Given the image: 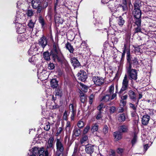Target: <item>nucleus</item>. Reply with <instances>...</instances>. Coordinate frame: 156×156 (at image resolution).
I'll use <instances>...</instances> for the list:
<instances>
[{"mask_svg":"<svg viewBox=\"0 0 156 156\" xmlns=\"http://www.w3.org/2000/svg\"><path fill=\"white\" fill-rule=\"evenodd\" d=\"M26 39V38L25 37L24 34L19 35L18 37V40L20 41H24Z\"/></svg>","mask_w":156,"mask_h":156,"instance_id":"39","label":"nucleus"},{"mask_svg":"<svg viewBox=\"0 0 156 156\" xmlns=\"http://www.w3.org/2000/svg\"><path fill=\"white\" fill-rule=\"evenodd\" d=\"M94 98V96L93 94H91L89 97V103L91 104L93 102V99Z\"/></svg>","mask_w":156,"mask_h":156,"instance_id":"53","label":"nucleus"},{"mask_svg":"<svg viewBox=\"0 0 156 156\" xmlns=\"http://www.w3.org/2000/svg\"><path fill=\"white\" fill-rule=\"evenodd\" d=\"M150 119V117L147 115L143 116L142 119V123L144 125H147Z\"/></svg>","mask_w":156,"mask_h":156,"instance_id":"13","label":"nucleus"},{"mask_svg":"<svg viewBox=\"0 0 156 156\" xmlns=\"http://www.w3.org/2000/svg\"><path fill=\"white\" fill-rule=\"evenodd\" d=\"M37 8V12L40 13L42 9V6L39 5Z\"/></svg>","mask_w":156,"mask_h":156,"instance_id":"63","label":"nucleus"},{"mask_svg":"<svg viewBox=\"0 0 156 156\" xmlns=\"http://www.w3.org/2000/svg\"><path fill=\"white\" fill-rule=\"evenodd\" d=\"M86 99V97L83 94H80V100L82 103H84Z\"/></svg>","mask_w":156,"mask_h":156,"instance_id":"42","label":"nucleus"},{"mask_svg":"<svg viewBox=\"0 0 156 156\" xmlns=\"http://www.w3.org/2000/svg\"><path fill=\"white\" fill-rule=\"evenodd\" d=\"M66 48L68 50L70 53H73V52L74 49L69 43L67 42L66 44Z\"/></svg>","mask_w":156,"mask_h":156,"instance_id":"23","label":"nucleus"},{"mask_svg":"<svg viewBox=\"0 0 156 156\" xmlns=\"http://www.w3.org/2000/svg\"><path fill=\"white\" fill-rule=\"evenodd\" d=\"M26 3V1L20 0L18 1L17 3V7L18 8H22L23 9L24 8Z\"/></svg>","mask_w":156,"mask_h":156,"instance_id":"18","label":"nucleus"},{"mask_svg":"<svg viewBox=\"0 0 156 156\" xmlns=\"http://www.w3.org/2000/svg\"><path fill=\"white\" fill-rule=\"evenodd\" d=\"M80 134V132L79 129L76 128L74 129L73 132V135L76 136H79Z\"/></svg>","mask_w":156,"mask_h":156,"instance_id":"32","label":"nucleus"},{"mask_svg":"<svg viewBox=\"0 0 156 156\" xmlns=\"http://www.w3.org/2000/svg\"><path fill=\"white\" fill-rule=\"evenodd\" d=\"M22 23H16V31L20 34H23L25 31V27L24 25L22 24Z\"/></svg>","mask_w":156,"mask_h":156,"instance_id":"9","label":"nucleus"},{"mask_svg":"<svg viewBox=\"0 0 156 156\" xmlns=\"http://www.w3.org/2000/svg\"><path fill=\"white\" fill-rule=\"evenodd\" d=\"M90 129V125L89 124L87 125L83 129V134H85L87 133Z\"/></svg>","mask_w":156,"mask_h":156,"instance_id":"41","label":"nucleus"},{"mask_svg":"<svg viewBox=\"0 0 156 156\" xmlns=\"http://www.w3.org/2000/svg\"><path fill=\"white\" fill-rule=\"evenodd\" d=\"M50 126L49 124L46 123L44 127V129L46 131H48L50 129Z\"/></svg>","mask_w":156,"mask_h":156,"instance_id":"54","label":"nucleus"},{"mask_svg":"<svg viewBox=\"0 0 156 156\" xmlns=\"http://www.w3.org/2000/svg\"><path fill=\"white\" fill-rule=\"evenodd\" d=\"M51 86L53 88L56 87L58 86V81L55 79H52L51 81Z\"/></svg>","mask_w":156,"mask_h":156,"instance_id":"25","label":"nucleus"},{"mask_svg":"<svg viewBox=\"0 0 156 156\" xmlns=\"http://www.w3.org/2000/svg\"><path fill=\"white\" fill-rule=\"evenodd\" d=\"M115 110V107L112 106L110 107V112L111 113H113Z\"/></svg>","mask_w":156,"mask_h":156,"instance_id":"61","label":"nucleus"},{"mask_svg":"<svg viewBox=\"0 0 156 156\" xmlns=\"http://www.w3.org/2000/svg\"><path fill=\"white\" fill-rule=\"evenodd\" d=\"M39 22L41 24L42 28H44V26L45 24L44 20L41 16H40L39 18Z\"/></svg>","mask_w":156,"mask_h":156,"instance_id":"33","label":"nucleus"},{"mask_svg":"<svg viewBox=\"0 0 156 156\" xmlns=\"http://www.w3.org/2000/svg\"><path fill=\"white\" fill-rule=\"evenodd\" d=\"M62 93L61 90L59 88H57L55 91V95L59 97L62 96Z\"/></svg>","mask_w":156,"mask_h":156,"instance_id":"40","label":"nucleus"},{"mask_svg":"<svg viewBox=\"0 0 156 156\" xmlns=\"http://www.w3.org/2000/svg\"><path fill=\"white\" fill-rule=\"evenodd\" d=\"M40 3L39 0H32L31 5L33 8L36 9L40 5Z\"/></svg>","mask_w":156,"mask_h":156,"instance_id":"21","label":"nucleus"},{"mask_svg":"<svg viewBox=\"0 0 156 156\" xmlns=\"http://www.w3.org/2000/svg\"><path fill=\"white\" fill-rule=\"evenodd\" d=\"M38 78L42 80L46 79L48 78V73L46 70L42 69L41 70L39 69L37 72Z\"/></svg>","mask_w":156,"mask_h":156,"instance_id":"6","label":"nucleus"},{"mask_svg":"<svg viewBox=\"0 0 156 156\" xmlns=\"http://www.w3.org/2000/svg\"><path fill=\"white\" fill-rule=\"evenodd\" d=\"M128 94L130 99L135 101L136 99V93L131 90L128 91Z\"/></svg>","mask_w":156,"mask_h":156,"instance_id":"15","label":"nucleus"},{"mask_svg":"<svg viewBox=\"0 0 156 156\" xmlns=\"http://www.w3.org/2000/svg\"><path fill=\"white\" fill-rule=\"evenodd\" d=\"M71 62L74 68L78 67L80 65V63L78 60L75 58H71Z\"/></svg>","mask_w":156,"mask_h":156,"instance_id":"17","label":"nucleus"},{"mask_svg":"<svg viewBox=\"0 0 156 156\" xmlns=\"http://www.w3.org/2000/svg\"><path fill=\"white\" fill-rule=\"evenodd\" d=\"M123 150L122 148H118L117 150V152L119 154H122L123 152Z\"/></svg>","mask_w":156,"mask_h":156,"instance_id":"57","label":"nucleus"},{"mask_svg":"<svg viewBox=\"0 0 156 156\" xmlns=\"http://www.w3.org/2000/svg\"><path fill=\"white\" fill-rule=\"evenodd\" d=\"M129 106L134 111H136V107L132 103H130L129 104Z\"/></svg>","mask_w":156,"mask_h":156,"instance_id":"60","label":"nucleus"},{"mask_svg":"<svg viewBox=\"0 0 156 156\" xmlns=\"http://www.w3.org/2000/svg\"><path fill=\"white\" fill-rule=\"evenodd\" d=\"M84 125L83 122L81 121H79L77 123V126L79 128H81L83 127Z\"/></svg>","mask_w":156,"mask_h":156,"instance_id":"48","label":"nucleus"},{"mask_svg":"<svg viewBox=\"0 0 156 156\" xmlns=\"http://www.w3.org/2000/svg\"><path fill=\"white\" fill-rule=\"evenodd\" d=\"M85 151L87 154H91L94 151V146L91 144H87L85 146Z\"/></svg>","mask_w":156,"mask_h":156,"instance_id":"11","label":"nucleus"},{"mask_svg":"<svg viewBox=\"0 0 156 156\" xmlns=\"http://www.w3.org/2000/svg\"><path fill=\"white\" fill-rule=\"evenodd\" d=\"M114 139L115 141H118L122 138V135L121 133L118 132H115L113 134Z\"/></svg>","mask_w":156,"mask_h":156,"instance_id":"19","label":"nucleus"},{"mask_svg":"<svg viewBox=\"0 0 156 156\" xmlns=\"http://www.w3.org/2000/svg\"><path fill=\"white\" fill-rule=\"evenodd\" d=\"M140 0H136L134 3L135 9H140Z\"/></svg>","mask_w":156,"mask_h":156,"instance_id":"31","label":"nucleus"},{"mask_svg":"<svg viewBox=\"0 0 156 156\" xmlns=\"http://www.w3.org/2000/svg\"><path fill=\"white\" fill-rule=\"evenodd\" d=\"M126 104V101L123 100H120V105L122 106H124Z\"/></svg>","mask_w":156,"mask_h":156,"instance_id":"58","label":"nucleus"},{"mask_svg":"<svg viewBox=\"0 0 156 156\" xmlns=\"http://www.w3.org/2000/svg\"><path fill=\"white\" fill-rule=\"evenodd\" d=\"M135 24L136 26H141V18H136V21L135 22Z\"/></svg>","mask_w":156,"mask_h":156,"instance_id":"45","label":"nucleus"},{"mask_svg":"<svg viewBox=\"0 0 156 156\" xmlns=\"http://www.w3.org/2000/svg\"><path fill=\"white\" fill-rule=\"evenodd\" d=\"M27 20L25 15L20 12H17L14 20V23H24Z\"/></svg>","mask_w":156,"mask_h":156,"instance_id":"3","label":"nucleus"},{"mask_svg":"<svg viewBox=\"0 0 156 156\" xmlns=\"http://www.w3.org/2000/svg\"><path fill=\"white\" fill-rule=\"evenodd\" d=\"M50 55L55 61H57L61 63L64 61V56L59 49L58 44H53V49L51 51Z\"/></svg>","mask_w":156,"mask_h":156,"instance_id":"1","label":"nucleus"},{"mask_svg":"<svg viewBox=\"0 0 156 156\" xmlns=\"http://www.w3.org/2000/svg\"><path fill=\"white\" fill-rule=\"evenodd\" d=\"M135 33H137L138 32H141L143 33L144 30L143 28L141 27V26H137L136 27H135L134 28Z\"/></svg>","mask_w":156,"mask_h":156,"instance_id":"27","label":"nucleus"},{"mask_svg":"<svg viewBox=\"0 0 156 156\" xmlns=\"http://www.w3.org/2000/svg\"><path fill=\"white\" fill-rule=\"evenodd\" d=\"M43 57L46 60L50 59V57L49 53L48 52H45L43 53Z\"/></svg>","mask_w":156,"mask_h":156,"instance_id":"38","label":"nucleus"},{"mask_svg":"<svg viewBox=\"0 0 156 156\" xmlns=\"http://www.w3.org/2000/svg\"><path fill=\"white\" fill-rule=\"evenodd\" d=\"M126 44H125L124 45V48H123V53H122V57H123L124 56L125 54L126 53Z\"/></svg>","mask_w":156,"mask_h":156,"instance_id":"59","label":"nucleus"},{"mask_svg":"<svg viewBox=\"0 0 156 156\" xmlns=\"http://www.w3.org/2000/svg\"><path fill=\"white\" fill-rule=\"evenodd\" d=\"M77 75L78 79L81 81H85L87 78L86 73L83 70H81Z\"/></svg>","mask_w":156,"mask_h":156,"instance_id":"10","label":"nucleus"},{"mask_svg":"<svg viewBox=\"0 0 156 156\" xmlns=\"http://www.w3.org/2000/svg\"><path fill=\"white\" fill-rule=\"evenodd\" d=\"M153 25L150 26V29L153 31V33L154 34V32L156 31V21H154L153 23Z\"/></svg>","mask_w":156,"mask_h":156,"instance_id":"36","label":"nucleus"},{"mask_svg":"<svg viewBox=\"0 0 156 156\" xmlns=\"http://www.w3.org/2000/svg\"><path fill=\"white\" fill-rule=\"evenodd\" d=\"M137 136L136 134L134 133L133 138L131 141V143L132 145H134L137 142Z\"/></svg>","mask_w":156,"mask_h":156,"instance_id":"37","label":"nucleus"},{"mask_svg":"<svg viewBox=\"0 0 156 156\" xmlns=\"http://www.w3.org/2000/svg\"><path fill=\"white\" fill-rule=\"evenodd\" d=\"M99 126L96 123L94 124L91 127V131L92 133H94L98 131V129Z\"/></svg>","mask_w":156,"mask_h":156,"instance_id":"24","label":"nucleus"},{"mask_svg":"<svg viewBox=\"0 0 156 156\" xmlns=\"http://www.w3.org/2000/svg\"><path fill=\"white\" fill-rule=\"evenodd\" d=\"M54 140V138L52 136H51L49 139L48 144H47V147L48 148L53 149V142Z\"/></svg>","mask_w":156,"mask_h":156,"instance_id":"16","label":"nucleus"},{"mask_svg":"<svg viewBox=\"0 0 156 156\" xmlns=\"http://www.w3.org/2000/svg\"><path fill=\"white\" fill-rule=\"evenodd\" d=\"M103 107V105L102 104H100L98 107L97 109L98 110H99L100 111L101 110Z\"/></svg>","mask_w":156,"mask_h":156,"instance_id":"64","label":"nucleus"},{"mask_svg":"<svg viewBox=\"0 0 156 156\" xmlns=\"http://www.w3.org/2000/svg\"><path fill=\"white\" fill-rule=\"evenodd\" d=\"M128 130V127L126 125H122L119 127V131L120 132H127Z\"/></svg>","mask_w":156,"mask_h":156,"instance_id":"20","label":"nucleus"},{"mask_svg":"<svg viewBox=\"0 0 156 156\" xmlns=\"http://www.w3.org/2000/svg\"><path fill=\"white\" fill-rule=\"evenodd\" d=\"M88 137L87 136H84L80 140V142L81 144H83L84 142L87 140Z\"/></svg>","mask_w":156,"mask_h":156,"instance_id":"46","label":"nucleus"},{"mask_svg":"<svg viewBox=\"0 0 156 156\" xmlns=\"http://www.w3.org/2000/svg\"><path fill=\"white\" fill-rule=\"evenodd\" d=\"M26 14L28 16L30 17L34 14V12L32 10H27Z\"/></svg>","mask_w":156,"mask_h":156,"instance_id":"47","label":"nucleus"},{"mask_svg":"<svg viewBox=\"0 0 156 156\" xmlns=\"http://www.w3.org/2000/svg\"><path fill=\"white\" fill-rule=\"evenodd\" d=\"M62 141V140L61 139L57 138L56 140V152L58 155L62 153L64 150V147Z\"/></svg>","mask_w":156,"mask_h":156,"instance_id":"5","label":"nucleus"},{"mask_svg":"<svg viewBox=\"0 0 156 156\" xmlns=\"http://www.w3.org/2000/svg\"><path fill=\"white\" fill-rule=\"evenodd\" d=\"M28 26L29 27L33 28L34 26V23L31 20H30L28 24Z\"/></svg>","mask_w":156,"mask_h":156,"instance_id":"56","label":"nucleus"},{"mask_svg":"<svg viewBox=\"0 0 156 156\" xmlns=\"http://www.w3.org/2000/svg\"><path fill=\"white\" fill-rule=\"evenodd\" d=\"M92 81L96 86H99L102 84L104 82V80L102 77L98 76L93 77Z\"/></svg>","mask_w":156,"mask_h":156,"instance_id":"8","label":"nucleus"},{"mask_svg":"<svg viewBox=\"0 0 156 156\" xmlns=\"http://www.w3.org/2000/svg\"><path fill=\"white\" fill-rule=\"evenodd\" d=\"M39 44L42 48H44L47 45V41L46 37L43 36L38 41Z\"/></svg>","mask_w":156,"mask_h":156,"instance_id":"12","label":"nucleus"},{"mask_svg":"<svg viewBox=\"0 0 156 156\" xmlns=\"http://www.w3.org/2000/svg\"><path fill=\"white\" fill-rule=\"evenodd\" d=\"M126 69L129 79L131 80H136L137 79V73L136 69H132L130 63H129V66L126 67Z\"/></svg>","mask_w":156,"mask_h":156,"instance_id":"2","label":"nucleus"},{"mask_svg":"<svg viewBox=\"0 0 156 156\" xmlns=\"http://www.w3.org/2000/svg\"><path fill=\"white\" fill-rule=\"evenodd\" d=\"M108 128L106 125H104L102 130V132L105 134H106L108 133Z\"/></svg>","mask_w":156,"mask_h":156,"instance_id":"44","label":"nucleus"},{"mask_svg":"<svg viewBox=\"0 0 156 156\" xmlns=\"http://www.w3.org/2000/svg\"><path fill=\"white\" fill-rule=\"evenodd\" d=\"M116 94L115 93L113 94L112 96L107 93L104 96H102L100 100L101 101L107 102L109 101L113 100L116 97Z\"/></svg>","mask_w":156,"mask_h":156,"instance_id":"7","label":"nucleus"},{"mask_svg":"<svg viewBox=\"0 0 156 156\" xmlns=\"http://www.w3.org/2000/svg\"><path fill=\"white\" fill-rule=\"evenodd\" d=\"M129 79L126 74L125 75L122 80V87L119 92V94H121L122 92L126 90L129 86Z\"/></svg>","mask_w":156,"mask_h":156,"instance_id":"4","label":"nucleus"},{"mask_svg":"<svg viewBox=\"0 0 156 156\" xmlns=\"http://www.w3.org/2000/svg\"><path fill=\"white\" fill-rule=\"evenodd\" d=\"M80 85L81 87V90L85 92H87L88 89L87 86L83 84L82 83H80Z\"/></svg>","mask_w":156,"mask_h":156,"instance_id":"43","label":"nucleus"},{"mask_svg":"<svg viewBox=\"0 0 156 156\" xmlns=\"http://www.w3.org/2000/svg\"><path fill=\"white\" fill-rule=\"evenodd\" d=\"M133 14L134 16L136 18H141V14L140 9H134L133 10Z\"/></svg>","mask_w":156,"mask_h":156,"instance_id":"14","label":"nucleus"},{"mask_svg":"<svg viewBox=\"0 0 156 156\" xmlns=\"http://www.w3.org/2000/svg\"><path fill=\"white\" fill-rule=\"evenodd\" d=\"M78 153V148L77 146H75L72 156H75Z\"/></svg>","mask_w":156,"mask_h":156,"instance_id":"50","label":"nucleus"},{"mask_svg":"<svg viewBox=\"0 0 156 156\" xmlns=\"http://www.w3.org/2000/svg\"><path fill=\"white\" fill-rule=\"evenodd\" d=\"M68 112L66 111H65L64 112L63 116V118L64 120H67L68 119Z\"/></svg>","mask_w":156,"mask_h":156,"instance_id":"51","label":"nucleus"},{"mask_svg":"<svg viewBox=\"0 0 156 156\" xmlns=\"http://www.w3.org/2000/svg\"><path fill=\"white\" fill-rule=\"evenodd\" d=\"M48 69L50 70L53 69L55 68V66L54 64L52 63H50L48 64Z\"/></svg>","mask_w":156,"mask_h":156,"instance_id":"49","label":"nucleus"},{"mask_svg":"<svg viewBox=\"0 0 156 156\" xmlns=\"http://www.w3.org/2000/svg\"><path fill=\"white\" fill-rule=\"evenodd\" d=\"M126 119L125 116L123 114H120L118 116V120L120 122H123Z\"/></svg>","mask_w":156,"mask_h":156,"instance_id":"28","label":"nucleus"},{"mask_svg":"<svg viewBox=\"0 0 156 156\" xmlns=\"http://www.w3.org/2000/svg\"><path fill=\"white\" fill-rule=\"evenodd\" d=\"M117 22L119 25L121 27L125 23L124 20L121 16L119 17L117 20Z\"/></svg>","mask_w":156,"mask_h":156,"instance_id":"29","label":"nucleus"},{"mask_svg":"<svg viewBox=\"0 0 156 156\" xmlns=\"http://www.w3.org/2000/svg\"><path fill=\"white\" fill-rule=\"evenodd\" d=\"M31 152H32L33 154L36 155L39 152L38 148L37 147H34L31 150Z\"/></svg>","mask_w":156,"mask_h":156,"instance_id":"35","label":"nucleus"},{"mask_svg":"<svg viewBox=\"0 0 156 156\" xmlns=\"http://www.w3.org/2000/svg\"><path fill=\"white\" fill-rule=\"evenodd\" d=\"M114 90V85L112 84L111 86H109L108 89L107 91V93L111 95L113 94Z\"/></svg>","mask_w":156,"mask_h":156,"instance_id":"22","label":"nucleus"},{"mask_svg":"<svg viewBox=\"0 0 156 156\" xmlns=\"http://www.w3.org/2000/svg\"><path fill=\"white\" fill-rule=\"evenodd\" d=\"M144 45H141L137 47H135L134 48V50L136 52H141L143 51L142 49H144Z\"/></svg>","mask_w":156,"mask_h":156,"instance_id":"26","label":"nucleus"},{"mask_svg":"<svg viewBox=\"0 0 156 156\" xmlns=\"http://www.w3.org/2000/svg\"><path fill=\"white\" fill-rule=\"evenodd\" d=\"M132 61L133 62V63L134 64V65H137L138 64V62L137 59L136 58H133L132 60Z\"/></svg>","mask_w":156,"mask_h":156,"instance_id":"52","label":"nucleus"},{"mask_svg":"<svg viewBox=\"0 0 156 156\" xmlns=\"http://www.w3.org/2000/svg\"><path fill=\"white\" fill-rule=\"evenodd\" d=\"M76 112V108L72 104H70L69 105V113Z\"/></svg>","mask_w":156,"mask_h":156,"instance_id":"34","label":"nucleus"},{"mask_svg":"<svg viewBox=\"0 0 156 156\" xmlns=\"http://www.w3.org/2000/svg\"><path fill=\"white\" fill-rule=\"evenodd\" d=\"M102 116L101 114V112L100 111H99V112L98 113L96 117V119H99L100 118H101Z\"/></svg>","mask_w":156,"mask_h":156,"instance_id":"62","label":"nucleus"},{"mask_svg":"<svg viewBox=\"0 0 156 156\" xmlns=\"http://www.w3.org/2000/svg\"><path fill=\"white\" fill-rule=\"evenodd\" d=\"M36 50V48L34 47V46L31 47L28 51V54L30 55H34V52H35Z\"/></svg>","mask_w":156,"mask_h":156,"instance_id":"30","label":"nucleus"},{"mask_svg":"<svg viewBox=\"0 0 156 156\" xmlns=\"http://www.w3.org/2000/svg\"><path fill=\"white\" fill-rule=\"evenodd\" d=\"M62 128L59 127L57 130V131L56 134V136H58L62 132Z\"/></svg>","mask_w":156,"mask_h":156,"instance_id":"55","label":"nucleus"}]
</instances>
